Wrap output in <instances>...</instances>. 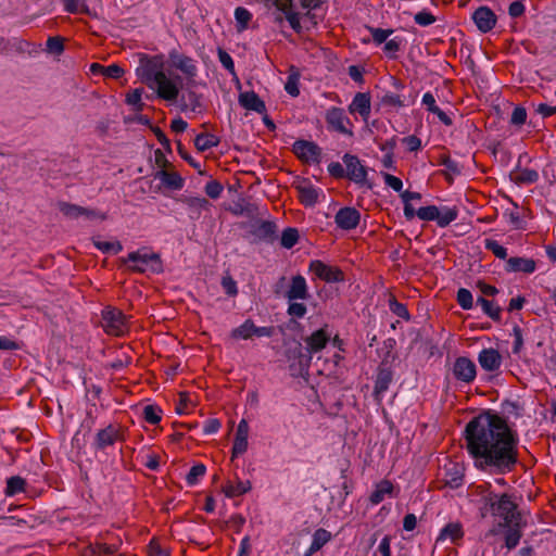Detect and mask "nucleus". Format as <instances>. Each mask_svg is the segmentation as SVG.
I'll return each instance as SVG.
<instances>
[{"label":"nucleus","mask_w":556,"mask_h":556,"mask_svg":"<svg viewBox=\"0 0 556 556\" xmlns=\"http://www.w3.org/2000/svg\"><path fill=\"white\" fill-rule=\"evenodd\" d=\"M457 303L463 309H470L473 305L472 294L468 289L460 288L457 291Z\"/></svg>","instance_id":"8fccbe9b"},{"label":"nucleus","mask_w":556,"mask_h":556,"mask_svg":"<svg viewBox=\"0 0 556 556\" xmlns=\"http://www.w3.org/2000/svg\"><path fill=\"white\" fill-rule=\"evenodd\" d=\"M438 162L440 165H443L446 168V178L450 181H452V175L460 174V167L458 166V163L453 161L448 154H440Z\"/></svg>","instance_id":"58836bf2"},{"label":"nucleus","mask_w":556,"mask_h":556,"mask_svg":"<svg viewBox=\"0 0 556 556\" xmlns=\"http://www.w3.org/2000/svg\"><path fill=\"white\" fill-rule=\"evenodd\" d=\"M440 476L445 486L457 489L464 483L465 467L463 464L448 460L442 467Z\"/></svg>","instance_id":"0eeeda50"},{"label":"nucleus","mask_w":556,"mask_h":556,"mask_svg":"<svg viewBox=\"0 0 556 556\" xmlns=\"http://www.w3.org/2000/svg\"><path fill=\"white\" fill-rule=\"evenodd\" d=\"M381 103L386 106H391V108L404 106L403 100L400 98V96L394 94V93H386L381 98Z\"/></svg>","instance_id":"69168bd1"},{"label":"nucleus","mask_w":556,"mask_h":556,"mask_svg":"<svg viewBox=\"0 0 556 556\" xmlns=\"http://www.w3.org/2000/svg\"><path fill=\"white\" fill-rule=\"evenodd\" d=\"M218 60L227 71H229L231 74L235 73V63L232 58L222 48L218 49Z\"/></svg>","instance_id":"0e129e2a"},{"label":"nucleus","mask_w":556,"mask_h":556,"mask_svg":"<svg viewBox=\"0 0 556 556\" xmlns=\"http://www.w3.org/2000/svg\"><path fill=\"white\" fill-rule=\"evenodd\" d=\"M287 358L290 362V370L293 376L307 371L312 362V356L307 351H303L301 343L287 351Z\"/></svg>","instance_id":"6e6552de"},{"label":"nucleus","mask_w":556,"mask_h":556,"mask_svg":"<svg viewBox=\"0 0 556 556\" xmlns=\"http://www.w3.org/2000/svg\"><path fill=\"white\" fill-rule=\"evenodd\" d=\"M180 201L186 204L192 212L191 217H199L202 210H206L210 206L208 200L200 197H181Z\"/></svg>","instance_id":"c756f323"},{"label":"nucleus","mask_w":556,"mask_h":556,"mask_svg":"<svg viewBox=\"0 0 556 556\" xmlns=\"http://www.w3.org/2000/svg\"><path fill=\"white\" fill-rule=\"evenodd\" d=\"M218 143L219 139L215 135L207 132L199 134L194 139V146L201 152L216 147Z\"/></svg>","instance_id":"e433bc0d"},{"label":"nucleus","mask_w":556,"mask_h":556,"mask_svg":"<svg viewBox=\"0 0 556 556\" xmlns=\"http://www.w3.org/2000/svg\"><path fill=\"white\" fill-rule=\"evenodd\" d=\"M330 341V333L327 331V326L314 331L305 339L306 351L312 356L324 350Z\"/></svg>","instance_id":"6ab92c4d"},{"label":"nucleus","mask_w":556,"mask_h":556,"mask_svg":"<svg viewBox=\"0 0 556 556\" xmlns=\"http://www.w3.org/2000/svg\"><path fill=\"white\" fill-rule=\"evenodd\" d=\"M205 471L206 468L203 464L192 466L186 478L187 483L190 485L195 484L199 478L205 475Z\"/></svg>","instance_id":"864d4df0"},{"label":"nucleus","mask_w":556,"mask_h":556,"mask_svg":"<svg viewBox=\"0 0 556 556\" xmlns=\"http://www.w3.org/2000/svg\"><path fill=\"white\" fill-rule=\"evenodd\" d=\"M484 247L488 251H491L497 258L505 260L507 257L506 248L502 247L497 241L493 239H485Z\"/></svg>","instance_id":"09e8293b"},{"label":"nucleus","mask_w":556,"mask_h":556,"mask_svg":"<svg viewBox=\"0 0 556 556\" xmlns=\"http://www.w3.org/2000/svg\"><path fill=\"white\" fill-rule=\"evenodd\" d=\"M251 490V482L249 480L241 481L238 480L236 484H232L230 482L227 483V485L224 486L223 491L227 497H237L240 496L248 491Z\"/></svg>","instance_id":"f704fd0d"},{"label":"nucleus","mask_w":556,"mask_h":556,"mask_svg":"<svg viewBox=\"0 0 556 556\" xmlns=\"http://www.w3.org/2000/svg\"><path fill=\"white\" fill-rule=\"evenodd\" d=\"M454 377L463 382H472L476 378L477 370L475 363L468 357H457L453 366Z\"/></svg>","instance_id":"4468645a"},{"label":"nucleus","mask_w":556,"mask_h":556,"mask_svg":"<svg viewBox=\"0 0 556 556\" xmlns=\"http://www.w3.org/2000/svg\"><path fill=\"white\" fill-rule=\"evenodd\" d=\"M223 192V186L219 181L217 180H211L206 184L205 186V193L211 198V199H217L220 197Z\"/></svg>","instance_id":"680f3d73"},{"label":"nucleus","mask_w":556,"mask_h":556,"mask_svg":"<svg viewBox=\"0 0 556 556\" xmlns=\"http://www.w3.org/2000/svg\"><path fill=\"white\" fill-rule=\"evenodd\" d=\"M502 355L495 349H483L478 355V362L482 369L486 371H496L502 365Z\"/></svg>","instance_id":"aec40b11"},{"label":"nucleus","mask_w":556,"mask_h":556,"mask_svg":"<svg viewBox=\"0 0 556 556\" xmlns=\"http://www.w3.org/2000/svg\"><path fill=\"white\" fill-rule=\"evenodd\" d=\"M102 328L110 336L121 337L128 327L126 324V316L121 309L114 307H106L102 311Z\"/></svg>","instance_id":"20e7f679"},{"label":"nucleus","mask_w":556,"mask_h":556,"mask_svg":"<svg viewBox=\"0 0 556 556\" xmlns=\"http://www.w3.org/2000/svg\"><path fill=\"white\" fill-rule=\"evenodd\" d=\"M331 539V534L326 529H317L313 534V541L308 548V552L305 556H311L312 554L318 552L325 544H327Z\"/></svg>","instance_id":"7c9ffc66"},{"label":"nucleus","mask_w":556,"mask_h":556,"mask_svg":"<svg viewBox=\"0 0 556 556\" xmlns=\"http://www.w3.org/2000/svg\"><path fill=\"white\" fill-rule=\"evenodd\" d=\"M285 296L289 301L308 299L309 293L305 278L301 275L293 276L291 279L289 290L286 292Z\"/></svg>","instance_id":"412c9836"},{"label":"nucleus","mask_w":556,"mask_h":556,"mask_svg":"<svg viewBox=\"0 0 556 556\" xmlns=\"http://www.w3.org/2000/svg\"><path fill=\"white\" fill-rule=\"evenodd\" d=\"M464 535L462 525L458 522L447 523L438 538V541L450 539L453 543L462 539Z\"/></svg>","instance_id":"473e14b6"},{"label":"nucleus","mask_w":556,"mask_h":556,"mask_svg":"<svg viewBox=\"0 0 556 556\" xmlns=\"http://www.w3.org/2000/svg\"><path fill=\"white\" fill-rule=\"evenodd\" d=\"M155 84L157 85V94L160 98L166 101L177 99L179 89L165 74L159 75V80Z\"/></svg>","instance_id":"5701e85b"},{"label":"nucleus","mask_w":556,"mask_h":556,"mask_svg":"<svg viewBox=\"0 0 556 556\" xmlns=\"http://www.w3.org/2000/svg\"><path fill=\"white\" fill-rule=\"evenodd\" d=\"M527 119V111L522 106H517L514 109L510 117V123L513 125L521 126L526 123Z\"/></svg>","instance_id":"e2e57ef3"},{"label":"nucleus","mask_w":556,"mask_h":556,"mask_svg":"<svg viewBox=\"0 0 556 556\" xmlns=\"http://www.w3.org/2000/svg\"><path fill=\"white\" fill-rule=\"evenodd\" d=\"M162 60L159 56L149 58L147 55L140 59L139 76L146 83L159 80V75L165 74L162 71Z\"/></svg>","instance_id":"9b49d317"},{"label":"nucleus","mask_w":556,"mask_h":556,"mask_svg":"<svg viewBox=\"0 0 556 556\" xmlns=\"http://www.w3.org/2000/svg\"><path fill=\"white\" fill-rule=\"evenodd\" d=\"M393 490V485L388 480H382L377 484L376 490L370 494L369 501L372 505H378L381 503L386 495L391 494Z\"/></svg>","instance_id":"72a5a7b5"},{"label":"nucleus","mask_w":556,"mask_h":556,"mask_svg":"<svg viewBox=\"0 0 556 556\" xmlns=\"http://www.w3.org/2000/svg\"><path fill=\"white\" fill-rule=\"evenodd\" d=\"M472 20L480 31L488 33L495 26L497 17L490 8L482 5L473 12Z\"/></svg>","instance_id":"a211bd4d"},{"label":"nucleus","mask_w":556,"mask_h":556,"mask_svg":"<svg viewBox=\"0 0 556 556\" xmlns=\"http://www.w3.org/2000/svg\"><path fill=\"white\" fill-rule=\"evenodd\" d=\"M326 122L328 127L340 134L352 136V130L346 128L350 123L349 117L345 115L344 110L341 108H331L326 113Z\"/></svg>","instance_id":"2eb2a0df"},{"label":"nucleus","mask_w":556,"mask_h":556,"mask_svg":"<svg viewBox=\"0 0 556 556\" xmlns=\"http://www.w3.org/2000/svg\"><path fill=\"white\" fill-rule=\"evenodd\" d=\"M274 333V327H257L252 319H247L242 325L231 330L230 337L232 339L249 340L253 337L270 338Z\"/></svg>","instance_id":"423d86ee"},{"label":"nucleus","mask_w":556,"mask_h":556,"mask_svg":"<svg viewBox=\"0 0 556 556\" xmlns=\"http://www.w3.org/2000/svg\"><path fill=\"white\" fill-rule=\"evenodd\" d=\"M491 485L488 483V504L491 508V515L503 519L504 526L516 523L517 519H521L518 511V505L513 501L511 495L507 493L496 494L490 490Z\"/></svg>","instance_id":"f03ea898"},{"label":"nucleus","mask_w":556,"mask_h":556,"mask_svg":"<svg viewBox=\"0 0 556 556\" xmlns=\"http://www.w3.org/2000/svg\"><path fill=\"white\" fill-rule=\"evenodd\" d=\"M142 89H135L129 92L126 97V102L129 105L135 106V111L140 112L143 110V103L141 101Z\"/></svg>","instance_id":"5fc2aeb1"},{"label":"nucleus","mask_w":556,"mask_h":556,"mask_svg":"<svg viewBox=\"0 0 556 556\" xmlns=\"http://www.w3.org/2000/svg\"><path fill=\"white\" fill-rule=\"evenodd\" d=\"M513 179L518 185L533 184L539 179V174L534 169L525 168L516 173Z\"/></svg>","instance_id":"c03bdc74"},{"label":"nucleus","mask_w":556,"mask_h":556,"mask_svg":"<svg viewBox=\"0 0 556 556\" xmlns=\"http://www.w3.org/2000/svg\"><path fill=\"white\" fill-rule=\"evenodd\" d=\"M458 216V210L456 207H444L443 211L439 210V217L437 224L439 227L444 228L454 222Z\"/></svg>","instance_id":"ea45409f"},{"label":"nucleus","mask_w":556,"mask_h":556,"mask_svg":"<svg viewBox=\"0 0 556 556\" xmlns=\"http://www.w3.org/2000/svg\"><path fill=\"white\" fill-rule=\"evenodd\" d=\"M309 271H312L320 280L331 283L344 280V273L337 266H330L319 260L309 263Z\"/></svg>","instance_id":"1a4fd4ad"},{"label":"nucleus","mask_w":556,"mask_h":556,"mask_svg":"<svg viewBox=\"0 0 556 556\" xmlns=\"http://www.w3.org/2000/svg\"><path fill=\"white\" fill-rule=\"evenodd\" d=\"M422 104L429 112L435 114L444 125L451 126L453 124L452 118L437 105L435 98L431 92L424 94Z\"/></svg>","instance_id":"c85d7f7f"},{"label":"nucleus","mask_w":556,"mask_h":556,"mask_svg":"<svg viewBox=\"0 0 556 556\" xmlns=\"http://www.w3.org/2000/svg\"><path fill=\"white\" fill-rule=\"evenodd\" d=\"M64 8L68 13H87L88 8L86 4L80 3V0H63Z\"/></svg>","instance_id":"052dcab7"},{"label":"nucleus","mask_w":556,"mask_h":556,"mask_svg":"<svg viewBox=\"0 0 556 556\" xmlns=\"http://www.w3.org/2000/svg\"><path fill=\"white\" fill-rule=\"evenodd\" d=\"M235 17L238 25H240L239 29H245L252 18V14L245 8L238 7L235 10Z\"/></svg>","instance_id":"3c124183"},{"label":"nucleus","mask_w":556,"mask_h":556,"mask_svg":"<svg viewBox=\"0 0 556 556\" xmlns=\"http://www.w3.org/2000/svg\"><path fill=\"white\" fill-rule=\"evenodd\" d=\"M47 50L54 54H61L64 50L63 39L59 36L49 37L47 40Z\"/></svg>","instance_id":"bf43d9fd"},{"label":"nucleus","mask_w":556,"mask_h":556,"mask_svg":"<svg viewBox=\"0 0 556 556\" xmlns=\"http://www.w3.org/2000/svg\"><path fill=\"white\" fill-rule=\"evenodd\" d=\"M299 241V230L296 228H286L282 231L280 244L285 249H292Z\"/></svg>","instance_id":"79ce46f5"},{"label":"nucleus","mask_w":556,"mask_h":556,"mask_svg":"<svg viewBox=\"0 0 556 556\" xmlns=\"http://www.w3.org/2000/svg\"><path fill=\"white\" fill-rule=\"evenodd\" d=\"M466 450L475 466L492 475L511 472L518 464V437L507 420L490 410L473 417L465 427Z\"/></svg>","instance_id":"f257e3e1"},{"label":"nucleus","mask_w":556,"mask_h":556,"mask_svg":"<svg viewBox=\"0 0 556 556\" xmlns=\"http://www.w3.org/2000/svg\"><path fill=\"white\" fill-rule=\"evenodd\" d=\"M155 178L160 179L164 186L172 190H180L184 187V178L176 172L161 169L156 172Z\"/></svg>","instance_id":"cd10ccee"},{"label":"nucleus","mask_w":556,"mask_h":556,"mask_svg":"<svg viewBox=\"0 0 556 556\" xmlns=\"http://www.w3.org/2000/svg\"><path fill=\"white\" fill-rule=\"evenodd\" d=\"M148 554L149 556H169V552L163 549L155 539L151 540L148 545Z\"/></svg>","instance_id":"774afa93"},{"label":"nucleus","mask_w":556,"mask_h":556,"mask_svg":"<svg viewBox=\"0 0 556 556\" xmlns=\"http://www.w3.org/2000/svg\"><path fill=\"white\" fill-rule=\"evenodd\" d=\"M522 407L514 401L505 400L502 403V412L507 416H514L516 418L521 416Z\"/></svg>","instance_id":"603ef678"},{"label":"nucleus","mask_w":556,"mask_h":556,"mask_svg":"<svg viewBox=\"0 0 556 556\" xmlns=\"http://www.w3.org/2000/svg\"><path fill=\"white\" fill-rule=\"evenodd\" d=\"M295 188L299 191V198L302 204L313 206L318 201V192L311 182L304 180Z\"/></svg>","instance_id":"bb28decb"},{"label":"nucleus","mask_w":556,"mask_h":556,"mask_svg":"<svg viewBox=\"0 0 556 556\" xmlns=\"http://www.w3.org/2000/svg\"><path fill=\"white\" fill-rule=\"evenodd\" d=\"M389 308L396 316L404 318V319H409V313H408L406 305H404L403 303H400L396 300V298L393 295H391L389 298Z\"/></svg>","instance_id":"49530a36"},{"label":"nucleus","mask_w":556,"mask_h":556,"mask_svg":"<svg viewBox=\"0 0 556 556\" xmlns=\"http://www.w3.org/2000/svg\"><path fill=\"white\" fill-rule=\"evenodd\" d=\"M292 151L302 161L306 163H319L321 149L313 141L296 140L293 143Z\"/></svg>","instance_id":"f8f14e48"},{"label":"nucleus","mask_w":556,"mask_h":556,"mask_svg":"<svg viewBox=\"0 0 556 556\" xmlns=\"http://www.w3.org/2000/svg\"><path fill=\"white\" fill-rule=\"evenodd\" d=\"M368 30L371 34L374 42L377 45L383 43L393 33V29H383L378 27H368Z\"/></svg>","instance_id":"6e6d98bb"},{"label":"nucleus","mask_w":556,"mask_h":556,"mask_svg":"<svg viewBox=\"0 0 556 556\" xmlns=\"http://www.w3.org/2000/svg\"><path fill=\"white\" fill-rule=\"evenodd\" d=\"M342 160L345 165V177L356 185L365 186L368 189L372 188V184L367 179V168L356 155L345 153Z\"/></svg>","instance_id":"39448f33"},{"label":"nucleus","mask_w":556,"mask_h":556,"mask_svg":"<svg viewBox=\"0 0 556 556\" xmlns=\"http://www.w3.org/2000/svg\"><path fill=\"white\" fill-rule=\"evenodd\" d=\"M393 380L392 370L387 367L383 363L378 367L377 377L374 387V397L377 404H381L382 394L389 389Z\"/></svg>","instance_id":"dca6fc26"},{"label":"nucleus","mask_w":556,"mask_h":556,"mask_svg":"<svg viewBox=\"0 0 556 556\" xmlns=\"http://www.w3.org/2000/svg\"><path fill=\"white\" fill-rule=\"evenodd\" d=\"M124 440L123 431L113 425H109L96 433L92 445L96 451H104L106 447L114 445L115 442Z\"/></svg>","instance_id":"9d476101"},{"label":"nucleus","mask_w":556,"mask_h":556,"mask_svg":"<svg viewBox=\"0 0 556 556\" xmlns=\"http://www.w3.org/2000/svg\"><path fill=\"white\" fill-rule=\"evenodd\" d=\"M172 65L180 71L188 80L193 81L198 75V67L192 58L172 50L168 54Z\"/></svg>","instance_id":"ddd939ff"},{"label":"nucleus","mask_w":556,"mask_h":556,"mask_svg":"<svg viewBox=\"0 0 556 556\" xmlns=\"http://www.w3.org/2000/svg\"><path fill=\"white\" fill-rule=\"evenodd\" d=\"M351 114L358 113L366 122L370 115V96L366 92H358L349 105Z\"/></svg>","instance_id":"4be33fe9"},{"label":"nucleus","mask_w":556,"mask_h":556,"mask_svg":"<svg viewBox=\"0 0 556 556\" xmlns=\"http://www.w3.org/2000/svg\"><path fill=\"white\" fill-rule=\"evenodd\" d=\"M439 207L435 205L422 206L417 211V216L421 220H435L439 217Z\"/></svg>","instance_id":"de8ad7c7"},{"label":"nucleus","mask_w":556,"mask_h":556,"mask_svg":"<svg viewBox=\"0 0 556 556\" xmlns=\"http://www.w3.org/2000/svg\"><path fill=\"white\" fill-rule=\"evenodd\" d=\"M58 208L67 218L77 219L81 217L83 206L80 205L62 201L58 203Z\"/></svg>","instance_id":"a19ab883"},{"label":"nucleus","mask_w":556,"mask_h":556,"mask_svg":"<svg viewBox=\"0 0 556 556\" xmlns=\"http://www.w3.org/2000/svg\"><path fill=\"white\" fill-rule=\"evenodd\" d=\"M161 408L156 405H147L143 407L142 416L150 425H157L161 421Z\"/></svg>","instance_id":"a18cd8bd"},{"label":"nucleus","mask_w":556,"mask_h":556,"mask_svg":"<svg viewBox=\"0 0 556 556\" xmlns=\"http://www.w3.org/2000/svg\"><path fill=\"white\" fill-rule=\"evenodd\" d=\"M477 304H479L485 315H488L491 319L498 321L501 319L502 308L494 304L493 301L486 300L483 296H479L477 299Z\"/></svg>","instance_id":"c9c22d12"},{"label":"nucleus","mask_w":556,"mask_h":556,"mask_svg":"<svg viewBox=\"0 0 556 556\" xmlns=\"http://www.w3.org/2000/svg\"><path fill=\"white\" fill-rule=\"evenodd\" d=\"M306 312H307V308H306L305 304L299 303L295 301H290L288 311H287L288 315H290L292 317H296V318H302L305 316Z\"/></svg>","instance_id":"13d9d810"},{"label":"nucleus","mask_w":556,"mask_h":556,"mask_svg":"<svg viewBox=\"0 0 556 556\" xmlns=\"http://www.w3.org/2000/svg\"><path fill=\"white\" fill-rule=\"evenodd\" d=\"M26 480L21 476H12L7 480L4 494L7 496H14L25 491Z\"/></svg>","instance_id":"4c0bfd02"},{"label":"nucleus","mask_w":556,"mask_h":556,"mask_svg":"<svg viewBox=\"0 0 556 556\" xmlns=\"http://www.w3.org/2000/svg\"><path fill=\"white\" fill-rule=\"evenodd\" d=\"M126 262L134 263L129 268L136 273H153L160 274L163 271L161 257L157 253H148L146 250H138L130 252Z\"/></svg>","instance_id":"7ed1b4c3"},{"label":"nucleus","mask_w":556,"mask_h":556,"mask_svg":"<svg viewBox=\"0 0 556 556\" xmlns=\"http://www.w3.org/2000/svg\"><path fill=\"white\" fill-rule=\"evenodd\" d=\"M94 247L103 253L117 254L123 250V245L119 241L108 242L101 241L99 238H92Z\"/></svg>","instance_id":"37998d69"},{"label":"nucleus","mask_w":556,"mask_h":556,"mask_svg":"<svg viewBox=\"0 0 556 556\" xmlns=\"http://www.w3.org/2000/svg\"><path fill=\"white\" fill-rule=\"evenodd\" d=\"M285 89L292 97L299 96L300 90H299V74L298 73L290 74L288 76L287 83L285 85Z\"/></svg>","instance_id":"4d7b16f0"},{"label":"nucleus","mask_w":556,"mask_h":556,"mask_svg":"<svg viewBox=\"0 0 556 556\" xmlns=\"http://www.w3.org/2000/svg\"><path fill=\"white\" fill-rule=\"evenodd\" d=\"M253 235L261 241L274 243L277 239V226L274 222L262 220L255 226Z\"/></svg>","instance_id":"b1692460"},{"label":"nucleus","mask_w":556,"mask_h":556,"mask_svg":"<svg viewBox=\"0 0 556 556\" xmlns=\"http://www.w3.org/2000/svg\"><path fill=\"white\" fill-rule=\"evenodd\" d=\"M414 21L420 26H428L435 22V17L430 12L421 11L415 15Z\"/></svg>","instance_id":"338daca9"},{"label":"nucleus","mask_w":556,"mask_h":556,"mask_svg":"<svg viewBox=\"0 0 556 556\" xmlns=\"http://www.w3.org/2000/svg\"><path fill=\"white\" fill-rule=\"evenodd\" d=\"M239 103L247 110L257 112L260 114L266 111V105L263 100L254 91H245L240 93Z\"/></svg>","instance_id":"393cba45"},{"label":"nucleus","mask_w":556,"mask_h":556,"mask_svg":"<svg viewBox=\"0 0 556 556\" xmlns=\"http://www.w3.org/2000/svg\"><path fill=\"white\" fill-rule=\"evenodd\" d=\"M361 220V213L351 206L340 208L336 216L334 222L340 229L352 230L355 229Z\"/></svg>","instance_id":"f3484780"},{"label":"nucleus","mask_w":556,"mask_h":556,"mask_svg":"<svg viewBox=\"0 0 556 556\" xmlns=\"http://www.w3.org/2000/svg\"><path fill=\"white\" fill-rule=\"evenodd\" d=\"M536 264L532 258L509 257L506 262V270L514 273L531 274L535 270Z\"/></svg>","instance_id":"a878e982"},{"label":"nucleus","mask_w":556,"mask_h":556,"mask_svg":"<svg viewBox=\"0 0 556 556\" xmlns=\"http://www.w3.org/2000/svg\"><path fill=\"white\" fill-rule=\"evenodd\" d=\"M520 520L521 519H517L516 523H511L510 526H506L508 529H507V531L505 533V546L508 549H513V548H515L519 544V541H520L521 535H522L521 531L519 529Z\"/></svg>","instance_id":"2f4dec72"}]
</instances>
